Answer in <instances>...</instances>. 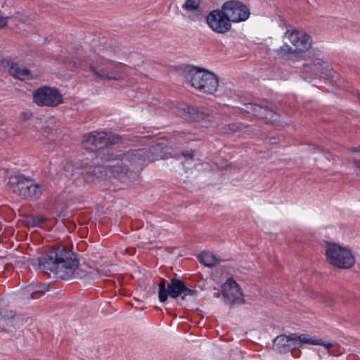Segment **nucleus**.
I'll list each match as a JSON object with an SVG mask.
<instances>
[{
	"label": "nucleus",
	"instance_id": "17",
	"mask_svg": "<svg viewBox=\"0 0 360 360\" xmlns=\"http://www.w3.org/2000/svg\"><path fill=\"white\" fill-rule=\"evenodd\" d=\"M184 113L187 114L190 118L195 121H200L206 119L211 115V112L204 108L198 106H187L182 109Z\"/></svg>",
	"mask_w": 360,
	"mask_h": 360
},
{
	"label": "nucleus",
	"instance_id": "22",
	"mask_svg": "<svg viewBox=\"0 0 360 360\" xmlns=\"http://www.w3.org/2000/svg\"><path fill=\"white\" fill-rule=\"evenodd\" d=\"M29 288V291L32 290L31 298L36 299L37 294L42 295L47 292L49 289V285L47 283H43L40 287H37V288L32 286H30Z\"/></svg>",
	"mask_w": 360,
	"mask_h": 360
},
{
	"label": "nucleus",
	"instance_id": "14",
	"mask_svg": "<svg viewBox=\"0 0 360 360\" xmlns=\"http://www.w3.org/2000/svg\"><path fill=\"white\" fill-rule=\"evenodd\" d=\"M306 71L310 70L314 74L321 76L331 77L333 68L330 64L321 58H316L311 64L305 65Z\"/></svg>",
	"mask_w": 360,
	"mask_h": 360
},
{
	"label": "nucleus",
	"instance_id": "9",
	"mask_svg": "<svg viewBox=\"0 0 360 360\" xmlns=\"http://www.w3.org/2000/svg\"><path fill=\"white\" fill-rule=\"evenodd\" d=\"M222 10L225 12L229 22H238L246 20L250 14L249 8L240 2L230 1L224 3Z\"/></svg>",
	"mask_w": 360,
	"mask_h": 360
},
{
	"label": "nucleus",
	"instance_id": "12",
	"mask_svg": "<svg viewBox=\"0 0 360 360\" xmlns=\"http://www.w3.org/2000/svg\"><path fill=\"white\" fill-rule=\"evenodd\" d=\"M222 295L229 305L243 301L241 289L233 278H228L222 285Z\"/></svg>",
	"mask_w": 360,
	"mask_h": 360
},
{
	"label": "nucleus",
	"instance_id": "18",
	"mask_svg": "<svg viewBox=\"0 0 360 360\" xmlns=\"http://www.w3.org/2000/svg\"><path fill=\"white\" fill-rule=\"evenodd\" d=\"M15 320V313L11 310H0V328L6 331H12Z\"/></svg>",
	"mask_w": 360,
	"mask_h": 360
},
{
	"label": "nucleus",
	"instance_id": "1",
	"mask_svg": "<svg viewBox=\"0 0 360 360\" xmlns=\"http://www.w3.org/2000/svg\"><path fill=\"white\" fill-rule=\"evenodd\" d=\"M120 139L118 135L103 131H93L85 134L82 140V146L91 153L95 152L96 159H101L103 164L94 166L93 170L85 169L83 172H80L77 168L70 170L72 165L67 164L58 174L71 178L77 174L84 175L85 172L97 179L113 177L124 181L129 167L136 170L142 169L146 162L158 160V157H155L151 150L146 148L130 150L114 157L105 148L117 143Z\"/></svg>",
	"mask_w": 360,
	"mask_h": 360
},
{
	"label": "nucleus",
	"instance_id": "29",
	"mask_svg": "<svg viewBox=\"0 0 360 360\" xmlns=\"http://www.w3.org/2000/svg\"><path fill=\"white\" fill-rule=\"evenodd\" d=\"M352 162L355 165L356 167L360 171V160H356L354 157L352 158Z\"/></svg>",
	"mask_w": 360,
	"mask_h": 360
},
{
	"label": "nucleus",
	"instance_id": "30",
	"mask_svg": "<svg viewBox=\"0 0 360 360\" xmlns=\"http://www.w3.org/2000/svg\"><path fill=\"white\" fill-rule=\"evenodd\" d=\"M74 65L76 68H83V65L81 63H77V62L74 61Z\"/></svg>",
	"mask_w": 360,
	"mask_h": 360
},
{
	"label": "nucleus",
	"instance_id": "16",
	"mask_svg": "<svg viewBox=\"0 0 360 360\" xmlns=\"http://www.w3.org/2000/svg\"><path fill=\"white\" fill-rule=\"evenodd\" d=\"M9 67L10 74L20 80L31 79L34 78L30 70L26 68L21 67L18 63L9 62L8 63Z\"/></svg>",
	"mask_w": 360,
	"mask_h": 360
},
{
	"label": "nucleus",
	"instance_id": "20",
	"mask_svg": "<svg viewBox=\"0 0 360 360\" xmlns=\"http://www.w3.org/2000/svg\"><path fill=\"white\" fill-rule=\"evenodd\" d=\"M198 259L201 263L206 266H215L219 262L218 257L210 252H202L198 255Z\"/></svg>",
	"mask_w": 360,
	"mask_h": 360
},
{
	"label": "nucleus",
	"instance_id": "32",
	"mask_svg": "<svg viewBox=\"0 0 360 360\" xmlns=\"http://www.w3.org/2000/svg\"><path fill=\"white\" fill-rule=\"evenodd\" d=\"M315 150H316V151H319V150H320L319 148H318V147L315 148Z\"/></svg>",
	"mask_w": 360,
	"mask_h": 360
},
{
	"label": "nucleus",
	"instance_id": "7",
	"mask_svg": "<svg viewBox=\"0 0 360 360\" xmlns=\"http://www.w3.org/2000/svg\"><path fill=\"white\" fill-rule=\"evenodd\" d=\"M33 101L39 106L55 107L63 102V96L56 88L42 86L33 94Z\"/></svg>",
	"mask_w": 360,
	"mask_h": 360
},
{
	"label": "nucleus",
	"instance_id": "4",
	"mask_svg": "<svg viewBox=\"0 0 360 360\" xmlns=\"http://www.w3.org/2000/svg\"><path fill=\"white\" fill-rule=\"evenodd\" d=\"M8 184L13 192L18 195L32 200H38L44 188V185L38 184L31 178L22 174L11 175Z\"/></svg>",
	"mask_w": 360,
	"mask_h": 360
},
{
	"label": "nucleus",
	"instance_id": "31",
	"mask_svg": "<svg viewBox=\"0 0 360 360\" xmlns=\"http://www.w3.org/2000/svg\"><path fill=\"white\" fill-rule=\"evenodd\" d=\"M214 296L219 297L220 296V294L219 292H215Z\"/></svg>",
	"mask_w": 360,
	"mask_h": 360
},
{
	"label": "nucleus",
	"instance_id": "11",
	"mask_svg": "<svg viewBox=\"0 0 360 360\" xmlns=\"http://www.w3.org/2000/svg\"><path fill=\"white\" fill-rule=\"evenodd\" d=\"M209 27L217 33H225L228 32L231 24L225 12L222 10H214L211 11L206 18Z\"/></svg>",
	"mask_w": 360,
	"mask_h": 360
},
{
	"label": "nucleus",
	"instance_id": "5",
	"mask_svg": "<svg viewBox=\"0 0 360 360\" xmlns=\"http://www.w3.org/2000/svg\"><path fill=\"white\" fill-rule=\"evenodd\" d=\"M326 255L330 264L340 269H349L355 263V257L351 250L338 243L328 242Z\"/></svg>",
	"mask_w": 360,
	"mask_h": 360
},
{
	"label": "nucleus",
	"instance_id": "27",
	"mask_svg": "<svg viewBox=\"0 0 360 360\" xmlns=\"http://www.w3.org/2000/svg\"><path fill=\"white\" fill-rule=\"evenodd\" d=\"M349 152L352 154H359L360 155V145L357 147H352L349 149Z\"/></svg>",
	"mask_w": 360,
	"mask_h": 360
},
{
	"label": "nucleus",
	"instance_id": "13",
	"mask_svg": "<svg viewBox=\"0 0 360 360\" xmlns=\"http://www.w3.org/2000/svg\"><path fill=\"white\" fill-rule=\"evenodd\" d=\"M206 70L197 67L188 66L184 70V77L186 81L193 87L200 91L202 82L203 80Z\"/></svg>",
	"mask_w": 360,
	"mask_h": 360
},
{
	"label": "nucleus",
	"instance_id": "28",
	"mask_svg": "<svg viewBox=\"0 0 360 360\" xmlns=\"http://www.w3.org/2000/svg\"><path fill=\"white\" fill-rule=\"evenodd\" d=\"M44 221V219L43 217H39L34 221V226L39 225L41 223Z\"/></svg>",
	"mask_w": 360,
	"mask_h": 360
},
{
	"label": "nucleus",
	"instance_id": "24",
	"mask_svg": "<svg viewBox=\"0 0 360 360\" xmlns=\"http://www.w3.org/2000/svg\"><path fill=\"white\" fill-rule=\"evenodd\" d=\"M9 15H4L0 11V29L7 25Z\"/></svg>",
	"mask_w": 360,
	"mask_h": 360
},
{
	"label": "nucleus",
	"instance_id": "19",
	"mask_svg": "<svg viewBox=\"0 0 360 360\" xmlns=\"http://www.w3.org/2000/svg\"><path fill=\"white\" fill-rule=\"evenodd\" d=\"M245 110L248 113L260 118H267L271 113V110L267 107L255 103H248Z\"/></svg>",
	"mask_w": 360,
	"mask_h": 360
},
{
	"label": "nucleus",
	"instance_id": "15",
	"mask_svg": "<svg viewBox=\"0 0 360 360\" xmlns=\"http://www.w3.org/2000/svg\"><path fill=\"white\" fill-rule=\"evenodd\" d=\"M219 79L214 73L207 70L202 82L200 92L213 94L218 89Z\"/></svg>",
	"mask_w": 360,
	"mask_h": 360
},
{
	"label": "nucleus",
	"instance_id": "23",
	"mask_svg": "<svg viewBox=\"0 0 360 360\" xmlns=\"http://www.w3.org/2000/svg\"><path fill=\"white\" fill-rule=\"evenodd\" d=\"M200 3V0H186L182 8L188 11H194L198 8Z\"/></svg>",
	"mask_w": 360,
	"mask_h": 360
},
{
	"label": "nucleus",
	"instance_id": "3",
	"mask_svg": "<svg viewBox=\"0 0 360 360\" xmlns=\"http://www.w3.org/2000/svg\"><path fill=\"white\" fill-rule=\"evenodd\" d=\"M303 344L311 345H321L327 350L332 347L330 342L321 338H316L309 334L292 333L289 335L277 336L273 342V349L279 353L288 352L292 349L300 347Z\"/></svg>",
	"mask_w": 360,
	"mask_h": 360
},
{
	"label": "nucleus",
	"instance_id": "10",
	"mask_svg": "<svg viewBox=\"0 0 360 360\" xmlns=\"http://www.w3.org/2000/svg\"><path fill=\"white\" fill-rule=\"evenodd\" d=\"M94 57L96 58L95 61L98 66L94 67L91 65L90 68L95 75L108 80H117L120 79L119 76L114 75L116 72L115 68L117 65L112 60L96 56Z\"/></svg>",
	"mask_w": 360,
	"mask_h": 360
},
{
	"label": "nucleus",
	"instance_id": "25",
	"mask_svg": "<svg viewBox=\"0 0 360 360\" xmlns=\"http://www.w3.org/2000/svg\"><path fill=\"white\" fill-rule=\"evenodd\" d=\"M183 294H184V296H183L184 299H185L187 296L194 297L197 294V290H194V289L188 288L186 286V290L185 291H184Z\"/></svg>",
	"mask_w": 360,
	"mask_h": 360
},
{
	"label": "nucleus",
	"instance_id": "6",
	"mask_svg": "<svg viewBox=\"0 0 360 360\" xmlns=\"http://www.w3.org/2000/svg\"><path fill=\"white\" fill-rule=\"evenodd\" d=\"M284 44L281 51L287 53H302L310 48V37L302 31H287L283 38Z\"/></svg>",
	"mask_w": 360,
	"mask_h": 360
},
{
	"label": "nucleus",
	"instance_id": "2",
	"mask_svg": "<svg viewBox=\"0 0 360 360\" xmlns=\"http://www.w3.org/2000/svg\"><path fill=\"white\" fill-rule=\"evenodd\" d=\"M39 268L53 273V276L61 280L72 277L79 266V259L75 252L63 246L58 247L39 258Z\"/></svg>",
	"mask_w": 360,
	"mask_h": 360
},
{
	"label": "nucleus",
	"instance_id": "26",
	"mask_svg": "<svg viewBox=\"0 0 360 360\" xmlns=\"http://www.w3.org/2000/svg\"><path fill=\"white\" fill-rule=\"evenodd\" d=\"M194 154H195L194 151H191V152H183V153H182V155H183L184 157H185V158H188V160H187V161H188H188H191V160H192V159H193V156H194Z\"/></svg>",
	"mask_w": 360,
	"mask_h": 360
},
{
	"label": "nucleus",
	"instance_id": "8",
	"mask_svg": "<svg viewBox=\"0 0 360 360\" xmlns=\"http://www.w3.org/2000/svg\"><path fill=\"white\" fill-rule=\"evenodd\" d=\"M186 290V283L178 278H172L166 288L165 281L162 280L158 284V300L160 302H165L168 297L176 298Z\"/></svg>",
	"mask_w": 360,
	"mask_h": 360
},
{
	"label": "nucleus",
	"instance_id": "21",
	"mask_svg": "<svg viewBox=\"0 0 360 360\" xmlns=\"http://www.w3.org/2000/svg\"><path fill=\"white\" fill-rule=\"evenodd\" d=\"M224 131H240L241 134H240V136L242 134H245L248 133V131H250V127L247 125H244L243 124H230L224 127Z\"/></svg>",
	"mask_w": 360,
	"mask_h": 360
}]
</instances>
